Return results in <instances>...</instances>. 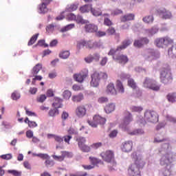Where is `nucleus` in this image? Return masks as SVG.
<instances>
[{"instance_id": "obj_1", "label": "nucleus", "mask_w": 176, "mask_h": 176, "mask_svg": "<svg viewBox=\"0 0 176 176\" xmlns=\"http://www.w3.org/2000/svg\"><path fill=\"white\" fill-rule=\"evenodd\" d=\"M155 142H163L161 148L159 150L160 153L162 155L160 159V164L162 167H171V163L174 162L175 159V154L170 151L171 146L168 143V140L164 139L160 135H157L154 139Z\"/></svg>"}, {"instance_id": "obj_2", "label": "nucleus", "mask_w": 176, "mask_h": 176, "mask_svg": "<svg viewBox=\"0 0 176 176\" xmlns=\"http://www.w3.org/2000/svg\"><path fill=\"white\" fill-rule=\"evenodd\" d=\"M132 156L135 159V163L128 169V174L129 176H141L140 170H142L145 166V162L142 159V155L133 153Z\"/></svg>"}, {"instance_id": "obj_3", "label": "nucleus", "mask_w": 176, "mask_h": 176, "mask_svg": "<svg viewBox=\"0 0 176 176\" xmlns=\"http://www.w3.org/2000/svg\"><path fill=\"white\" fill-rule=\"evenodd\" d=\"M136 121L140 126H145L146 122L149 123H157L159 122V115L155 111L146 110L144 112V118L141 116H138Z\"/></svg>"}, {"instance_id": "obj_4", "label": "nucleus", "mask_w": 176, "mask_h": 176, "mask_svg": "<svg viewBox=\"0 0 176 176\" xmlns=\"http://www.w3.org/2000/svg\"><path fill=\"white\" fill-rule=\"evenodd\" d=\"M91 86L92 87H98L100 85V80L101 79H107L108 78V75L104 72H95L91 76Z\"/></svg>"}, {"instance_id": "obj_5", "label": "nucleus", "mask_w": 176, "mask_h": 176, "mask_svg": "<svg viewBox=\"0 0 176 176\" xmlns=\"http://www.w3.org/2000/svg\"><path fill=\"white\" fill-rule=\"evenodd\" d=\"M142 56L145 60L152 61V60H157L160 58V52L153 49H147L142 53Z\"/></svg>"}, {"instance_id": "obj_6", "label": "nucleus", "mask_w": 176, "mask_h": 176, "mask_svg": "<svg viewBox=\"0 0 176 176\" xmlns=\"http://www.w3.org/2000/svg\"><path fill=\"white\" fill-rule=\"evenodd\" d=\"M160 79L164 85H168L173 82V74L170 70L164 69L160 73Z\"/></svg>"}, {"instance_id": "obj_7", "label": "nucleus", "mask_w": 176, "mask_h": 176, "mask_svg": "<svg viewBox=\"0 0 176 176\" xmlns=\"http://www.w3.org/2000/svg\"><path fill=\"white\" fill-rule=\"evenodd\" d=\"M133 120V114H131L130 111H127L124 117L123 122L119 126L120 129H121L122 131L129 132V129L128 125H129Z\"/></svg>"}, {"instance_id": "obj_8", "label": "nucleus", "mask_w": 176, "mask_h": 176, "mask_svg": "<svg viewBox=\"0 0 176 176\" xmlns=\"http://www.w3.org/2000/svg\"><path fill=\"white\" fill-rule=\"evenodd\" d=\"M143 86L146 89L153 90V91H159V90H160V85L157 84L156 80L149 78H145L144 81L143 82Z\"/></svg>"}, {"instance_id": "obj_9", "label": "nucleus", "mask_w": 176, "mask_h": 176, "mask_svg": "<svg viewBox=\"0 0 176 176\" xmlns=\"http://www.w3.org/2000/svg\"><path fill=\"white\" fill-rule=\"evenodd\" d=\"M133 43V40L126 39L122 42V45L118 46L116 50L111 49L108 53L109 56H113L116 52H120V50H124V49L127 48L128 46H130Z\"/></svg>"}, {"instance_id": "obj_10", "label": "nucleus", "mask_w": 176, "mask_h": 176, "mask_svg": "<svg viewBox=\"0 0 176 176\" xmlns=\"http://www.w3.org/2000/svg\"><path fill=\"white\" fill-rule=\"evenodd\" d=\"M88 124L91 127H97L98 124H105L107 120L100 116H95L93 121L88 120Z\"/></svg>"}, {"instance_id": "obj_11", "label": "nucleus", "mask_w": 176, "mask_h": 176, "mask_svg": "<svg viewBox=\"0 0 176 176\" xmlns=\"http://www.w3.org/2000/svg\"><path fill=\"white\" fill-rule=\"evenodd\" d=\"M102 158L107 163H111L115 161V157L113 156V151H107L106 152H103L100 154Z\"/></svg>"}, {"instance_id": "obj_12", "label": "nucleus", "mask_w": 176, "mask_h": 176, "mask_svg": "<svg viewBox=\"0 0 176 176\" xmlns=\"http://www.w3.org/2000/svg\"><path fill=\"white\" fill-rule=\"evenodd\" d=\"M89 76V71L87 69H85L82 73H80L78 74L74 75V79L78 82L79 83H82L86 78Z\"/></svg>"}, {"instance_id": "obj_13", "label": "nucleus", "mask_w": 176, "mask_h": 176, "mask_svg": "<svg viewBox=\"0 0 176 176\" xmlns=\"http://www.w3.org/2000/svg\"><path fill=\"white\" fill-rule=\"evenodd\" d=\"M157 15L160 16L162 19H164L167 20L168 19H171V12L165 8H158L157 10Z\"/></svg>"}, {"instance_id": "obj_14", "label": "nucleus", "mask_w": 176, "mask_h": 176, "mask_svg": "<svg viewBox=\"0 0 176 176\" xmlns=\"http://www.w3.org/2000/svg\"><path fill=\"white\" fill-rule=\"evenodd\" d=\"M132 149H133V141L128 140L122 143L121 150L122 151V152L129 153V152H131Z\"/></svg>"}, {"instance_id": "obj_15", "label": "nucleus", "mask_w": 176, "mask_h": 176, "mask_svg": "<svg viewBox=\"0 0 176 176\" xmlns=\"http://www.w3.org/2000/svg\"><path fill=\"white\" fill-rule=\"evenodd\" d=\"M113 60H116L117 63H119V64H121L122 65H124V64H127L129 63V58L126 55H118L117 56H113Z\"/></svg>"}, {"instance_id": "obj_16", "label": "nucleus", "mask_w": 176, "mask_h": 176, "mask_svg": "<svg viewBox=\"0 0 176 176\" xmlns=\"http://www.w3.org/2000/svg\"><path fill=\"white\" fill-rule=\"evenodd\" d=\"M43 2L38 6V13L41 14H45V13L47 12V8L46 7V5H49L50 2H52V0H43Z\"/></svg>"}, {"instance_id": "obj_17", "label": "nucleus", "mask_w": 176, "mask_h": 176, "mask_svg": "<svg viewBox=\"0 0 176 176\" xmlns=\"http://www.w3.org/2000/svg\"><path fill=\"white\" fill-rule=\"evenodd\" d=\"M159 26L157 25H155L149 29H146L145 32L148 36H153V35H156V34L159 32Z\"/></svg>"}, {"instance_id": "obj_18", "label": "nucleus", "mask_w": 176, "mask_h": 176, "mask_svg": "<svg viewBox=\"0 0 176 176\" xmlns=\"http://www.w3.org/2000/svg\"><path fill=\"white\" fill-rule=\"evenodd\" d=\"M106 93L109 96H116V94H118V91H116V89H115V85H113V83L110 82L107 85Z\"/></svg>"}, {"instance_id": "obj_19", "label": "nucleus", "mask_w": 176, "mask_h": 176, "mask_svg": "<svg viewBox=\"0 0 176 176\" xmlns=\"http://www.w3.org/2000/svg\"><path fill=\"white\" fill-rule=\"evenodd\" d=\"M76 113L78 118H83L86 115V108L85 106H79L77 107Z\"/></svg>"}, {"instance_id": "obj_20", "label": "nucleus", "mask_w": 176, "mask_h": 176, "mask_svg": "<svg viewBox=\"0 0 176 176\" xmlns=\"http://www.w3.org/2000/svg\"><path fill=\"white\" fill-rule=\"evenodd\" d=\"M135 15L134 14H126L120 17V20L122 23H126V21H131V20H134Z\"/></svg>"}, {"instance_id": "obj_21", "label": "nucleus", "mask_w": 176, "mask_h": 176, "mask_svg": "<svg viewBox=\"0 0 176 176\" xmlns=\"http://www.w3.org/2000/svg\"><path fill=\"white\" fill-rule=\"evenodd\" d=\"M168 54L171 58H176V44H173L168 48Z\"/></svg>"}, {"instance_id": "obj_22", "label": "nucleus", "mask_w": 176, "mask_h": 176, "mask_svg": "<svg viewBox=\"0 0 176 176\" xmlns=\"http://www.w3.org/2000/svg\"><path fill=\"white\" fill-rule=\"evenodd\" d=\"M142 21L145 24H153V21H155V17L153 16V15H147L142 18Z\"/></svg>"}, {"instance_id": "obj_23", "label": "nucleus", "mask_w": 176, "mask_h": 176, "mask_svg": "<svg viewBox=\"0 0 176 176\" xmlns=\"http://www.w3.org/2000/svg\"><path fill=\"white\" fill-rule=\"evenodd\" d=\"M98 27L94 24H88L85 25L87 32H96Z\"/></svg>"}, {"instance_id": "obj_24", "label": "nucleus", "mask_w": 176, "mask_h": 176, "mask_svg": "<svg viewBox=\"0 0 176 176\" xmlns=\"http://www.w3.org/2000/svg\"><path fill=\"white\" fill-rule=\"evenodd\" d=\"M116 87L118 93L123 94L124 93V87L120 80H117Z\"/></svg>"}, {"instance_id": "obj_25", "label": "nucleus", "mask_w": 176, "mask_h": 176, "mask_svg": "<svg viewBox=\"0 0 176 176\" xmlns=\"http://www.w3.org/2000/svg\"><path fill=\"white\" fill-rule=\"evenodd\" d=\"M128 134H129V135H143V134H145V132L144 131V129H135L131 132H129V131Z\"/></svg>"}, {"instance_id": "obj_26", "label": "nucleus", "mask_w": 176, "mask_h": 176, "mask_svg": "<svg viewBox=\"0 0 176 176\" xmlns=\"http://www.w3.org/2000/svg\"><path fill=\"white\" fill-rule=\"evenodd\" d=\"M52 107H54L56 109L61 108L63 107V99L60 98H55Z\"/></svg>"}, {"instance_id": "obj_27", "label": "nucleus", "mask_w": 176, "mask_h": 176, "mask_svg": "<svg viewBox=\"0 0 176 176\" xmlns=\"http://www.w3.org/2000/svg\"><path fill=\"white\" fill-rule=\"evenodd\" d=\"M155 45L157 47L163 48L165 46L164 38H158L155 40Z\"/></svg>"}, {"instance_id": "obj_28", "label": "nucleus", "mask_w": 176, "mask_h": 176, "mask_svg": "<svg viewBox=\"0 0 176 176\" xmlns=\"http://www.w3.org/2000/svg\"><path fill=\"white\" fill-rule=\"evenodd\" d=\"M116 107V106L115 105V103H110V104H107L104 107V111H105L106 113H111V112H113V111H115Z\"/></svg>"}, {"instance_id": "obj_29", "label": "nucleus", "mask_w": 176, "mask_h": 176, "mask_svg": "<svg viewBox=\"0 0 176 176\" xmlns=\"http://www.w3.org/2000/svg\"><path fill=\"white\" fill-rule=\"evenodd\" d=\"M91 13L95 17H98L102 14V11H101V9L100 8H93L91 7Z\"/></svg>"}, {"instance_id": "obj_30", "label": "nucleus", "mask_w": 176, "mask_h": 176, "mask_svg": "<svg viewBox=\"0 0 176 176\" xmlns=\"http://www.w3.org/2000/svg\"><path fill=\"white\" fill-rule=\"evenodd\" d=\"M130 109L131 112H136L137 113H141V112L144 111V107H142V106L132 105L131 106Z\"/></svg>"}, {"instance_id": "obj_31", "label": "nucleus", "mask_w": 176, "mask_h": 176, "mask_svg": "<svg viewBox=\"0 0 176 176\" xmlns=\"http://www.w3.org/2000/svg\"><path fill=\"white\" fill-rule=\"evenodd\" d=\"M41 69H42V65L41 63L36 65L32 69L33 76H35V75H38Z\"/></svg>"}, {"instance_id": "obj_32", "label": "nucleus", "mask_w": 176, "mask_h": 176, "mask_svg": "<svg viewBox=\"0 0 176 176\" xmlns=\"http://www.w3.org/2000/svg\"><path fill=\"white\" fill-rule=\"evenodd\" d=\"M91 10V5H85L80 8L81 13H89Z\"/></svg>"}, {"instance_id": "obj_33", "label": "nucleus", "mask_w": 176, "mask_h": 176, "mask_svg": "<svg viewBox=\"0 0 176 176\" xmlns=\"http://www.w3.org/2000/svg\"><path fill=\"white\" fill-rule=\"evenodd\" d=\"M75 28V25L74 23L69 24L60 29V32H67V31H71Z\"/></svg>"}, {"instance_id": "obj_34", "label": "nucleus", "mask_w": 176, "mask_h": 176, "mask_svg": "<svg viewBox=\"0 0 176 176\" xmlns=\"http://www.w3.org/2000/svg\"><path fill=\"white\" fill-rule=\"evenodd\" d=\"M75 21L77 23V24H86V23H87V21L83 19V16L80 14L76 16Z\"/></svg>"}, {"instance_id": "obj_35", "label": "nucleus", "mask_w": 176, "mask_h": 176, "mask_svg": "<svg viewBox=\"0 0 176 176\" xmlns=\"http://www.w3.org/2000/svg\"><path fill=\"white\" fill-rule=\"evenodd\" d=\"M71 54L69 53V51L65 50V51H61L59 54V57L60 58H63V60H67L68 57H69V55Z\"/></svg>"}, {"instance_id": "obj_36", "label": "nucleus", "mask_w": 176, "mask_h": 176, "mask_svg": "<svg viewBox=\"0 0 176 176\" xmlns=\"http://www.w3.org/2000/svg\"><path fill=\"white\" fill-rule=\"evenodd\" d=\"M38 36H39V33H37L33 35L28 43V46H32L36 42V39H38Z\"/></svg>"}, {"instance_id": "obj_37", "label": "nucleus", "mask_w": 176, "mask_h": 176, "mask_svg": "<svg viewBox=\"0 0 176 176\" xmlns=\"http://www.w3.org/2000/svg\"><path fill=\"white\" fill-rule=\"evenodd\" d=\"M87 46V42L85 40H80L77 42V49L80 50V49H83L85 47Z\"/></svg>"}, {"instance_id": "obj_38", "label": "nucleus", "mask_w": 176, "mask_h": 176, "mask_svg": "<svg viewBox=\"0 0 176 176\" xmlns=\"http://www.w3.org/2000/svg\"><path fill=\"white\" fill-rule=\"evenodd\" d=\"M72 100L74 102H80L83 100V94H79L78 95L74 96Z\"/></svg>"}, {"instance_id": "obj_39", "label": "nucleus", "mask_w": 176, "mask_h": 176, "mask_svg": "<svg viewBox=\"0 0 176 176\" xmlns=\"http://www.w3.org/2000/svg\"><path fill=\"white\" fill-rule=\"evenodd\" d=\"M108 167H109V171H111V172L116 171V170H118V168H116V162L115 161H112L111 162H109Z\"/></svg>"}, {"instance_id": "obj_40", "label": "nucleus", "mask_w": 176, "mask_h": 176, "mask_svg": "<svg viewBox=\"0 0 176 176\" xmlns=\"http://www.w3.org/2000/svg\"><path fill=\"white\" fill-rule=\"evenodd\" d=\"M78 3H73L66 8V12H75L78 9Z\"/></svg>"}, {"instance_id": "obj_41", "label": "nucleus", "mask_w": 176, "mask_h": 176, "mask_svg": "<svg viewBox=\"0 0 176 176\" xmlns=\"http://www.w3.org/2000/svg\"><path fill=\"white\" fill-rule=\"evenodd\" d=\"M80 149L82 152H85L86 153L90 152L91 151V146H89L88 145L83 144L82 146H80Z\"/></svg>"}, {"instance_id": "obj_42", "label": "nucleus", "mask_w": 176, "mask_h": 176, "mask_svg": "<svg viewBox=\"0 0 176 176\" xmlns=\"http://www.w3.org/2000/svg\"><path fill=\"white\" fill-rule=\"evenodd\" d=\"M58 113H60V112L58 111V109L56 107L54 109H51L49 111V116L52 118L54 116H57Z\"/></svg>"}, {"instance_id": "obj_43", "label": "nucleus", "mask_w": 176, "mask_h": 176, "mask_svg": "<svg viewBox=\"0 0 176 176\" xmlns=\"http://www.w3.org/2000/svg\"><path fill=\"white\" fill-rule=\"evenodd\" d=\"M32 156H37V157H40L41 159H50V156L47 154H45V153H38L36 154L35 153H32Z\"/></svg>"}, {"instance_id": "obj_44", "label": "nucleus", "mask_w": 176, "mask_h": 176, "mask_svg": "<svg viewBox=\"0 0 176 176\" xmlns=\"http://www.w3.org/2000/svg\"><path fill=\"white\" fill-rule=\"evenodd\" d=\"M89 160L91 161V163L92 164V166H97V164L101 163L102 164V161H101L100 160H98L96 157H90Z\"/></svg>"}, {"instance_id": "obj_45", "label": "nucleus", "mask_w": 176, "mask_h": 176, "mask_svg": "<svg viewBox=\"0 0 176 176\" xmlns=\"http://www.w3.org/2000/svg\"><path fill=\"white\" fill-rule=\"evenodd\" d=\"M76 141L78 143V147H80L82 145H85V144H86V138H85L83 137L77 138Z\"/></svg>"}, {"instance_id": "obj_46", "label": "nucleus", "mask_w": 176, "mask_h": 176, "mask_svg": "<svg viewBox=\"0 0 176 176\" xmlns=\"http://www.w3.org/2000/svg\"><path fill=\"white\" fill-rule=\"evenodd\" d=\"M20 97H21V96L20 95V93L17 91H14L11 95L12 100H14V101L19 100Z\"/></svg>"}, {"instance_id": "obj_47", "label": "nucleus", "mask_w": 176, "mask_h": 176, "mask_svg": "<svg viewBox=\"0 0 176 176\" xmlns=\"http://www.w3.org/2000/svg\"><path fill=\"white\" fill-rule=\"evenodd\" d=\"M128 85L130 86V87H132L134 90L136 89L137 91V85L135 84V82H134V80L133 78H129L128 80Z\"/></svg>"}, {"instance_id": "obj_48", "label": "nucleus", "mask_w": 176, "mask_h": 176, "mask_svg": "<svg viewBox=\"0 0 176 176\" xmlns=\"http://www.w3.org/2000/svg\"><path fill=\"white\" fill-rule=\"evenodd\" d=\"M167 98H168V100L169 101V102H175L176 94L175 93L169 94L168 95Z\"/></svg>"}, {"instance_id": "obj_49", "label": "nucleus", "mask_w": 176, "mask_h": 176, "mask_svg": "<svg viewBox=\"0 0 176 176\" xmlns=\"http://www.w3.org/2000/svg\"><path fill=\"white\" fill-rule=\"evenodd\" d=\"M48 158L45 162V165L47 168H50V167H53L54 166V161L49 160Z\"/></svg>"}, {"instance_id": "obj_50", "label": "nucleus", "mask_w": 176, "mask_h": 176, "mask_svg": "<svg viewBox=\"0 0 176 176\" xmlns=\"http://www.w3.org/2000/svg\"><path fill=\"white\" fill-rule=\"evenodd\" d=\"M133 45L135 46V47H142V46H144L142 40L141 38L135 40Z\"/></svg>"}, {"instance_id": "obj_51", "label": "nucleus", "mask_w": 176, "mask_h": 176, "mask_svg": "<svg viewBox=\"0 0 176 176\" xmlns=\"http://www.w3.org/2000/svg\"><path fill=\"white\" fill-rule=\"evenodd\" d=\"M56 27H57V25H54V24H50L46 27V31L47 32H53V31H54V28H56Z\"/></svg>"}, {"instance_id": "obj_52", "label": "nucleus", "mask_w": 176, "mask_h": 176, "mask_svg": "<svg viewBox=\"0 0 176 176\" xmlns=\"http://www.w3.org/2000/svg\"><path fill=\"white\" fill-rule=\"evenodd\" d=\"M63 96L65 100H69V98H71V96H72V93L69 90H66L63 92Z\"/></svg>"}, {"instance_id": "obj_53", "label": "nucleus", "mask_w": 176, "mask_h": 176, "mask_svg": "<svg viewBox=\"0 0 176 176\" xmlns=\"http://www.w3.org/2000/svg\"><path fill=\"white\" fill-rule=\"evenodd\" d=\"M170 168H171V167H166V168L162 171V176L171 175V170H170Z\"/></svg>"}, {"instance_id": "obj_54", "label": "nucleus", "mask_w": 176, "mask_h": 176, "mask_svg": "<svg viewBox=\"0 0 176 176\" xmlns=\"http://www.w3.org/2000/svg\"><path fill=\"white\" fill-rule=\"evenodd\" d=\"M54 140L56 141V142H58V144H63L64 142V138L58 135H56Z\"/></svg>"}, {"instance_id": "obj_55", "label": "nucleus", "mask_w": 176, "mask_h": 176, "mask_svg": "<svg viewBox=\"0 0 176 176\" xmlns=\"http://www.w3.org/2000/svg\"><path fill=\"white\" fill-rule=\"evenodd\" d=\"M131 76L130 74H126V73H123V72L121 73L120 75V78L122 80H124L126 79H128V80H129V79H130Z\"/></svg>"}, {"instance_id": "obj_56", "label": "nucleus", "mask_w": 176, "mask_h": 176, "mask_svg": "<svg viewBox=\"0 0 176 176\" xmlns=\"http://www.w3.org/2000/svg\"><path fill=\"white\" fill-rule=\"evenodd\" d=\"M164 41L165 46H167L168 45H170V43H173V42H174V41L168 36L164 37Z\"/></svg>"}, {"instance_id": "obj_57", "label": "nucleus", "mask_w": 176, "mask_h": 176, "mask_svg": "<svg viewBox=\"0 0 176 176\" xmlns=\"http://www.w3.org/2000/svg\"><path fill=\"white\" fill-rule=\"evenodd\" d=\"M122 13H123V11H122V10L116 9L111 10V16H118L119 14H122Z\"/></svg>"}, {"instance_id": "obj_58", "label": "nucleus", "mask_w": 176, "mask_h": 176, "mask_svg": "<svg viewBox=\"0 0 176 176\" xmlns=\"http://www.w3.org/2000/svg\"><path fill=\"white\" fill-rule=\"evenodd\" d=\"M63 160L65 157H72V153H69L68 151H62L61 152Z\"/></svg>"}, {"instance_id": "obj_59", "label": "nucleus", "mask_w": 176, "mask_h": 176, "mask_svg": "<svg viewBox=\"0 0 176 176\" xmlns=\"http://www.w3.org/2000/svg\"><path fill=\"white\" fill-rule=\"evenodd\" d=\"M102 146V142L94 143L92 145H91V148H92V149H98V148H101Z\"/></svg>"}, {"instance_id": "obj_60", "label": "nucleus", "mask_w": 176, "mask_h": 176, "mask_svg": "<svg viewBox=\"0 0 176 176\" xmlns=\"http://www.w3.org/2000/svg\"><path fill=\"white\" fill-rule=\"evenodd\" d=\"M1 159H3L4 160H10L13 157L12 154H6V155H1Z\"/></svg>"}, {"instance_id": "obj_61", "label": "nucleus", "mask_w": 176, "mask_h": 176, "mask_svg": "<svg viewBox=\"0 0 176 176\" xmlns=\"http://www.w3.org/2000/svg\"><path fill=\"white\" fill-rule=\"evenodd\" d=\"M85 63H87V64H90L91 63H93L94 60L93 59V55H89L87 57L85 58Z\"/></svg>"}, {"instance_id": "obj_62", "label": "nucleus", "mask_w": 176, "mask_h": 176, "mask_svg": "<svg viewBox=\"0 0 176 176\" xmlns=\"http://www.w3.org/2000/svg\"><path fill=\"white\" fill-rule=\"evenodd\" d=\"M46 98V95L42 94L38 98H37V101L38 102H43L45 101Z\"/></svg>"}, {"instance_id": "obj_63", "label": "nucleus", "mask_w": 176, "mask_h": 176, "mask_svg": "<svg viewBox=\"0 0 176 176\" xmlns=\"http://www.w3.org/2000/svg\"><path fill=\"white\" fill-rule=\"evenodd\" d=\"M8 173L10 174H12L13 175H15V176H21V173H20L17 170H8Z\"/></svg>"}, {"instance_id": "obj_64", "label": "nucleus", "mask_w": 176, "mask_h": 176, "mask_svg": "<svg viewBox=\"0 0 176 176\" xmlns=\"http://www.w3.org/2000/svg\"><path fill=\"white\" fill-rule=\"evenodd\" d=\"M166 119L167 120H168V122H171L172 123H176V118L173 117L172 116H166Z\"/></svg>"}]
</instances>
